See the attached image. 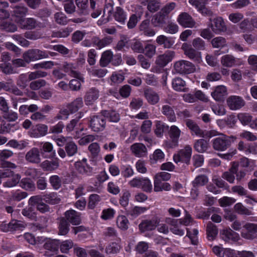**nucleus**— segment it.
Returning <instances> with one entry per match:
<instances>
[{
    "mask_svg": "<svg viewBox=\"0 0 257 257\" xmlns=\"http://www.w3.org/2000/svg\"><path fill=\"white\" fill-rule=\"evenodd\" d=\"M26 227V224L20 220H13L8 224L5 231H13L22 229Z\"/></svg>",
    "mask_w": 257,
    "mask_h": 257,
    "instance_id": "nucleus-30",
    "label": "nucleus"
},
{
    "mask_svg": "<svg viewBox=\"0 0 257 257\" xmlns=\"http://www.w3.org/2000/svg\"><path fill=\"white\" fill-rule=\"evenodd\" d=\"M46 85V81L44 79H38L32 81L30 84V88L33 90H37Z\"/></svg>",
    "mask_w": 257,
    "mask_h": 257,
    "instance_id": "nucleus-64",
    "label": "nucleus"
},
{
    "mask_svg": "<svg viewBox=\"0 0 257 257\" xmlns=\"http://www.w3.org/2000/svg\"><path fill=\"white\" fill-rule=\"evenodd\" d=\"M65 150L69 157H72L78 152V147L74 142H69L65 145Z\"/></svg>",
    "mask_w": 257,
    "mask_h": 257,
    "instance_id": "nucleus-42",
    "label": "nucleus"
},
{
    "mask_svg": "<svg viewBox=\"0 0 257 257\" xmlns=\"http://www.w3.org/2000/svg\"><path fill=\"white\" fill-rule=\"evenodd\" d=\"M59 163L58 160H45L41 164L42 168L47 171H52L58 168Z\"/></svg>",
    "mask_w": 257,
    "mask_h": 257,
    "instance_id": "nucleus-31",
    "label": "nucleus"
},
{
    "mask_svg": "<svg viewBox=\"0 0 257 257\" xmlns=\"http://www.w3.org/2000/svg\"><path fill=\"white\" fill-rule=\"evenodd\" d=\"M37 240L38 242H41L45 241L44 244V247L45 249L51 251L53 253L56 252L58 250V248L60 242L58 240L46 239L42 237L41 238L38 237Z\"/></svg>",
    "mask_w": 257,
    "mask_h": 257,
    "instance_id": "nucleus-10",
    "label": "nucleus"
},
{
    "mask_svg": "<svg viewBox=\"0 0 257 257\" xmlns=\"http://www.w3.org/2000/svg\"><path fill=\"white\" fill-rule=\"evenodd\" d=\"M80 130V131H83V128L80 127V123L77 121V119H72L66 126V130L68 132H71L73 131Z\"/></svg>",
    "mask_w": 257,
    "mask_h": 257,
    "instance_id": "nucleus-58",
    "label": "nucleus"
},
{
    "mask_svg": "<svg viewBox=\"0 0 257 257\" xmlns=\"http://www.w3.org/2000/svg\"><path fill=\"white\" fill-rule=\"evenodd\" d=\"M69 222L64 218L61 219L59 224V234L62 235L67 234L69 230Z\"/></svg>",
    "mask_w": 257,
    "mask_h": 257,
    "instance_id": "nucleus-47",
    "label": "nucleus"
},
{
    "mask_svg": "<svg viewBox=\"0 0 257 257\" xmlns=\"http://www.w3.org/2000/svg\"><path fill=\"white\" fill-rule=\"evenodd\" d=\"M167 19L165 15L160 11L153 16L151 23L155 27H162L166 23Z\"/></svg>",
    "mask_w": 257,
    "mask_h": 257,
    "instance_id": "nucleus-28",
    "label": "nucleus"
},
{
    "mask_svg": "<svg viewBox=\"0 0 257 257\" xmlns=\"http://www.w3.org/2000/svg\"><path fill=\"white\" fill-rule=\"evenodd\" d=\"M211 44L213 48H222L226 45V42L224 38L217 37L212 40Z\"/></svg>",
    "mask_w": 257,
    "mask_h": 257,
    "instance_id": "nucleus-54",
    "label": "nucleus"
},
{
    "mask_svg": "<svg viewBox=\"0 0 257 257\" xmlns=\"http://www.w3.org/2000/svg\"><path fill=\"white\" fill-rule=\"evenodd\" d=\"M112 17L120 24H124L127 18V14L121 7H116L114 10Z\"/></svg>",
    "mask_w": 257,
    "mask_h": 257,
    "instance_id": "nucleus-22",
    "label": "nucleus"
},
{
    "mask_svg": "<svg viewBox=\"0 0 257 257\" xmlns=\"http://www.w3.org/2000/svg\"><path fill=\"white\" fill-rule=\"evenodd\" d=\"M49 182L55 190L59 189L61 186V179L57 175H53L49 178Z\"/></svg>",
    "mask_w": 257,
    "mask_h": 257,
    "instance_id": "nucleus-61",
    "label": "nucleus"
},
{
    "mask_svg": "<svg viewBox=\"0 0 257 257\" xmlns=\"http://www.w3.org/2000/svg\"><path fill=\"white\" fill-rule=\"evenodd\" d=\"M128 184L132 187L141 188L147 192H151L153 188L151 181L146 177H136L130 181Z\"/></svg>",
    "mask_w": 257,
    "mask_h": 257,
    "instance_id": "nucleus-3",
    "label": "nucleus"
},
{
    "mask_svg": "<svg viewBox=\"0 0 257 257\" xmlns=\"http://www.w3.org/2000/svg\"><path fill=\"white\" fill-rule=\"evenodd\" d=\"M74 167L76 171L80 174L86 176H89L91 174L92 168L87 165L86 158L76 162Z\"/></svg>",
    "mask_w": 257,
    "mask_h": 257,
    "instance_id": "nucleus-11",
    "label": "nucleus"
},
{
    "mask_svg": "<svg viewBox=\"0 0 257 257\" xmlns=\"http://www.w3.org/2000/svg\"><path fill=\"white\" fill-rule=\"evenodd\" d=\"M192 154V148L189 145H186L184 149L180 150L173 156V160L176 163L182 162L187 165L190 164Z\"/></svg>",
    "mask_w": 257,
    "mask_h": 257,
    "instance_id": "nucleus-4",
    "label": "nucleus"
},
{
    "mask_svg": "<svg viewBox=\"0 0 257 257\" xmlns=\"http://www.w3.org/2000/svg\"><path fill=\"white\" fill-rule=\"evenodd\" d=\"M144 96L148 102L151 105L156 104L160 100L159 94L151 88L144 89Z\"/></svg>",
    "mask_w": 257,
    "mask_h": 257,
    "instance_id": "nucleus-19",
    "label": "nucleus"
},
{
    "mask_svg": "<svg viewBox=\"0 0 257 257\" xmlns=\"http://www.w3.org/2000/svg\"><path fill=\"white\" fill-rule=\"evenodd\" d=\"M184 54L189 59L194 62L199 63L201 60L200 53L197 52L191 46L187 43H183L181 47Z\"/></svg>",
    "mask_w": 257,
    "mask_h": 257,
    "instance_id": "nucleus-9",
    "label": "nucleus"
},
{
    "mask_svg": "<svg viewBox=\"0 0 257 257\" xmlns=\"http://www.w3.org/2000/svg\"><path fill=\"white\" fill-rule=\"evenodd\" d=\"M80 213L74 210L70 209L65 212L66 220L73 225H78L81 223Z\"/></svg>",
    "mask_w": 257,
    "mask_h": 257,
    "instance_id": "nucleus-16",
    "label": "nucleus"
},
{
    "mask_svg": "<svg viewBox=\"0 0 257 257\" xmlns=\"http://www.w3.org/2000/svg\"><path fill=\"white\" fill-rule=\"evenodd\" d=\"M234 211L241 215H250L251 212L241 203H237L234 206Z\"/></svg>",
    "mask_w": 257,
    "mask_h": 257,
    "instance_id": "nucleus-57",
    "label": "nucleus"
},
{
    "mask_svg": "<svg viewBox=\"0 0 257 257\" xmlns=\"http://www.w3.org/2000/svg\"><path fill=\"white\" fill-rule=\"evenodd\" d=\"M236 138L221 134L219 137L213 140L212 146L214 149L219 151H224L228 148Z\"/></svg>",
    "mask_w": 257,
    "mask_h": 257,
    "instance_id": "nucleus-1",
    "label": "nucleus"
},
{
    "mask_svg": "<svg viewBox=\"0 0 257 257\" xmlns=\"http://www.w3.org/2000/svg\"><path fill=\"white\" fill-rule=\"evenodd\" d=\"M93 44L99 49H101L112 42V39L110 37H105L102 39H100L97 37H94L92 39Z\"/></svg>",
    "mask_w": 257,
    "mask_h": 257,
    "instance_id": "nucleus-37",
    "label": "nucleus"
},
{
    "mask_svg": "<svg viewBox=\"0 0 257 257\" xmlns=\"http://www.w3.org/2000/svg\"><path fill=\"white\" fill-rule=\"evenodd\" d=\"M162 113L165 115L171 122H174L176 117L173 107L168 104L163 105L161 108Z\"/></svg>",
    "mask_w": 257,
    "mask_h": 257,
    "instance_id": "nucleus-26",
    "label": "nucleus"
},
{
    "mask_svg": "<svg viewBox=\"0 0 257 257\" xmlns=\"http://www.w3.org/2000/svg\"><path fill=\"white\" fill-rule=\"evenodd\" d=\"M131 48L134 52L138 53H143L145 52L144 46L143 43L138 40H135L131 44Z\"/></svg>",
    "mask_w": 257,
    "mask_h": 257,
    "instance_id": "nucleus-52",
    "label": "nucleus"
},
{
    "mask_svg": "<svg viewBox=\"0 0 257 257\" xmlns=\"http://www.w3.org/2000/svg\"><path fill=\"white\" fill-rule=\"evenodd\" d=\"M113 54L110 50H107L104 52L102 55L99 61L101 66L106 67L111 61L112 59Z\"/></svg>",
    "mask_w": 257,
    "mask_h": 257,
    "instance_id": "nucleus-43",
    "label": "nucleus"
},
{
    "mask_svg": "<svg viewBox=\"0 0 257 257\" xmlns=\"http://www.w3.org/2000/svg\"><path fill=\"white\" fill-rule=\"evenodd\" d=\"M177 20L180 25L185 28H192L195 24L192 18L187 13L179 15Z\"/></svg>",
    "mask_w": 257,
    "mask_h": 257,
    "instance_id": "nucleus-20",
    "label": "nucleus"
},
{
    "mask_svg": "<svg viewBox=\"0 0 257 257\" xmlns=\"http://www.w3.org/2000/svg\"><path fill=\"white\" fill-rule=\"evenodd\" d=\"M240 164L242 167L249 168L250 170H253L255 166V161L246 157H243L240 160Z\"/></svg>",
    "mask_w": 257,
    "mask_h": 257,
    "instance_id": "nucleus-62",
    "label": "nucleus"
},
{
    "mask_svg": "<svg viewBox=\"0 0 257 257\" xmlns=\"http://www.w3.org/2000/svg\"><path fill=\"white\" fill-rule=\"evenodd\" d=\"M241 236L245 239L252 240L257 237V224L247 223L243 226Z\"/></svg>",
    "mask_w": 257,
    "mask_h": 257,
    "instance_id": "nucleus-7",
    "label": "nucleus"
},
{
    "mask_svg": "<svg viewBox=\"0 0 257 257\" xmlns=\"http://www.w3.org/2000/svg\"><path fill=\"white\" fill-rule=\"evenodd\" d=\"M145 54L148 57L151 58L156 54V47L153 44H148L144 47Z\"/></svg>",
    "mask_w": 257,
    "mask_h": 257,
    "instance_id": "nucleus-63",
    "label": "nucleus"
},
{
    "mask_svg": "<svg viewBox=\"0 0 257 257\" xmlns=\"http://www.w3.org/2000/svg\"><path fill=\"white\" fill-rule=\"evenodd\" d=\"M175 56V52L168 50L163 54L160 55L156 59V63L160 67H164L171 62Z\"/></svg>",
    "mask_w": 257,
    "mask_h": 257,
    "instance_id": "nucleus-13",
    "label": "nucleus"
},
{
    "mask_svg": "<svg viewBox=\"0 0 257 257\" xmlns=\"http://www.w3.org/2000/svg\"><path fill=\"white\" fill-rule=\"evenodd\" d=\"M208 182V178L205 175H199L197 176L192 181L193 187H199L205 185Z\"/></svg>",
    "mask_w": 257,
    "mask_h": 257,
    "instance_id": "nucleus-40",
    "label": "nucleus"
},
{
    "mask_svg": "<svg viewBox=\"0 0 257 257\" xmlns=\"http://www.w3.org/2000/svg\"><path fill=\"white\" fill-rule=\"evenodd\" d=\"M176 72L180 74H189L195 70V66L190 62L186 60H180L176 62L174 65Z\"/></svg>",
    "mask_w": 257,
    "mask_h": 257,
    "instance_id": "nucleus-6",
    "label": "nucleus"
},
{
    "mask_svg": "<svg viewBox=\"0 0 257 257\" xmlns=\"http://www.w3.org/2000/svg\"><path fill=\"white\" fill-rule=\"evenodd\" d=\"M227 94L226 88L223 85L217 86L214 91L211 93V96L216 101H223Z\"/></svg>",
    "mask_w": 257,
    "mask_h": 257,
    "instance_id": "nucleus-25",
    "label": "nucleus"
},
{
    "mask_svg": "<svg viewBox=\"0 0 257 257\" xmlns=\"http://www.w3.org/2000/svg\"><path fill=\"white\" fill-rule=\"evenodd\" d=\"M41 153L45 158H47L45 155L46 153H51L52 157L55 156L56 153L53 150V145L49 142H45L43 143L41 147Z\"/></svg>",
    "mask_w": 257,
    "mask_h": 257,
    "instance_id": "nucleus-38",
    "label": "nucleus"
},
{
    "mask_svg": "<svg viewBox=\"0 0 257 257\" xmlns=\"http://www.w3.org/2000/svg\"><path fill=\"white\" fill-rule=\"evenodd\" d=\"M11 177V178L4 183V187L11 188L16 186L19 183H20L21 177L19 174H13Z\"/></svg>",
    "mask_w": 257,
    "mask_h": 257,
    "instance_id": "nucleus-44",
    "label": "nucleus"
},
{
    "mask_svg": "<svg viewBox=\"0 0 257 257\" xmlns=\"http://www.w3.org/2000/svg\"><path fill=\"white\" fill-rule=\"evenodd\" d=\"M220 62L224 67H232L236 64V59L233 56L226 54L222 56Z\"/></svg>",
    "mask_w": 257,
    "mask_h": 257,
    "instance_id": "nucleus-33",
    "label": "nucleus"
},
{
    "mask_svg": "<svg viewBox=\"0 0 257 257\" xmlns=\"http://www.w3.org/2000/svg\"><path fill=\"white\" fill-rule=\"evenodd\" d=\"M218 233V230L216 226L212 222H209L207 225V234L209 240L214 239Z\"/></svg>",
    "mask_w": 257,
    "mask_h": 257,
    "instance_id": "nucleus-46",
    "label": "nucleus"
},
{
    "mask_svg": "<svg viewBox=\"0 0 257 257\" xmlns=\"http://www.w3.org/2000/svg\"><path fill=\"white\" fill-rule=\"evenodd\" d=\"M100 201V197L98 195L96 194L90 195L89 198L88 207L91 209L94 208Z\"/></svg>",
    "mask_w": 257,
    "mask_h": 257,
    "instance_id": "nucleus-60",
    "label": "nucleus"
},
{
    "mask_svg": "<svg viewBox=\"0 0 257 257\" xmlns=\"http://www.w3.org/2000/svg\"><path fill=\"white\" fill-rule=\"evenodd\" d=\"M172 87L174 90L178 91H186V82L180 77H176L172 80Z\"/></svg>",
    "mask_w": 257,
    "mask_h": 257,
    "instance_id": "nucleus-35",
    "label": "nucleus"
},
{
    "mask_svg": "<svg viewBox=\"0 0 257 257\" xmlns=\"http://www.w3.org/2000/svg\"><path fill=\"white\" fill-rule=\"evenodd\" d=\"M186 124L190 130L194 132L196 135L201 136L202 135V131L197 125V124L193 120L188 119L186 121Z\"/></svg>",
    "mask_w": 257,
    "mask_h": 257,
    "instance_id": "nucleus-55",
    "label": "nucleus"
},
{
    "mask_svg": "<svg viewBox=\"0 0 257 257\" xmlns=\"http://www.w3.org/2000/svg\"><path fill=\"white\" fill-rule=\"evenodd\" d=\"M69 107V110L71 111V113L77 112L80 108L83 106V101L82 97L76 98L71 103L67 104Z\"/></svg>",
    "mask_w": 257,
    "mask_h": 257,
    "instance_id": "nucleus-36",
    "label": "nucleus"
},
{
    "mask_svg": "<svg viewBox=\"0 0 257 257\" xmlns=\"http://www.w3.org/2000/svg\"><path fill=\"white\" fill-rule=\"evenodd\" d=\"M157 221L154 220H144L139 224V229L141 232L151 231L156 228Z\"/></svg>",
    "mask_w": 257,
    "mask_h": 257,
    "instance_id": "nucleus-27",
    "label": "nucleus"
},
{
    "mask_svg": "<svg viewBox=\"0 0 257 257\" xmlns=\"http://www.w3.org/2000/svg\"><path fill=\"white\" fill-rule=\"evenodd\" d=\"M212 31L215 34H219L226 30L225 23L221 17H217L213 19V23L210 26Z\"/></svg>",
    "mask_w": 257,
    "mask_h": 257,
    "instance_id": "nucleus-18",
    "label": "nucleus"
},
{
    "mask_svg": "<svg viewBox=\"0 0 257 257\" xmlns=\"http://www.w3.org/2000/svg\"><path fill=\"white\" fill-rule=\"evenodd\" d=\"M147 9L151 13L158 11L160 8L161 3L158 0H146Z\"/></svg>",
    "mask_w": 257,
    "mask_h": 257,
    "instance_id": "nucleus-49",
    "label": "nucleus"
},
{
    "mask_svg": "<svg viewBox=\"0 0 257 257\" xmlns=\"http://www.w3.org/2000/svg\"><path fill=\"white\" fill-rule=\"evenodd\" d=\"M99 97V90L95 87L90 88L86 93L84 100L86 104H92Z\"/></svg>",
    "mask_w": 257,
    "mask_h": 257,
    "instance_id": "nucleus-23",
    "label": "nucleus"
},
{
    "mask_svg": "<svg viewBox=\"0 0 257 257\" xmlns=\"http://www.w3.org/2000/svg\"><path fill=\"white\" fill-rule=\"evenodd\" d=\"M48 126L44 124H38L36 125V128L33 130V137H40L45 136L47 134Z\"/></svg>",
    "mask_w": 257,
    "mask_h": 257,
    "instance_id": "nucleus-34",
    "label": "nucleus"
},
{
    "mask_svg": "<svg viewBox=\"0 0 257 257\" xmlns=\"http://www.w3.org/2000/svg\"><path fill=\"white\" fill-rule=\"evenodd\" d=\"M20 186L24 189L33 191L36 189L35 184L30 178H23L20 181Z\"/></svg>",
    "mask_w": 257,
    "mask_h": 257,
    "instance_id": "nucleus-39",
    "label": "nucleus"
},
{
    "mask_svg": "<svg viewBox=\"0 0 257 257\" xmlns=\"http://www.w3.org/2000/svg\"><path fill=\"white\" fill-rule=\"evenodd\" d=\"M30 80L27 73H23L19 75L17 81V85L21 89H25L28 86Z\"/></svg>",
    "mask_w": 257,
    "mask_h": 257,
    "instance_id": "nucleus-41",
    "label": "nucleus"
},
{
    "mask_svg": "<svg viewBox=\"0 0 257 257\" xmlns=\"http://www.w3.org/2000/svg\"><path fill=\"white\" fill-rule=\"evenodd\" d=\"M156 42L159 45L163 46L164 48L167 49L172 48L175 43L172 38L168 37L163 35L158 36Z\"/></svg>",
    "mask_w": 257,
    "mask_h": 257,
    "instance_id": "nucleus-24",
    "label": "nucleus"
},
{
    "mask_svg": "<svg viewBox=\"0 0 257 257\" xmlns=\"http://www.w3.org/2000/svg\"><path fill=\"white\" fill-rule=\"evenodd\" d=\"M222 238L225 241H229L230 240H235L237 234L231 229L224 230L222 233Z\"/></svg>",
    "mask_w": 257,
    "mask_h": 257,
    "instance_id": "nucleus-53",
    "label": "nucleus"
},
{
    "mask_svg": "<svg viewBox=\"0 0 257 257\" xmlns=\"http://www.w3.org/2000/svg\"><path fill=\"white\" fill-rule=\"evenodd\" d=\"M156 128L155 131V134L158 137H161L163 135L165 128H168V126L166 125L164 122L161 121H156Z\"/></svg>",
    "mask_w": 257,
    "mask_h": 257,
    "instance_id": "nucleus-59",
    "label": "nucleus"
},
{
    "mask_svg": "<svg viewBox=\"0 0 257 257\" xmlns=\"http://www.w3.org/2000/svg\"><path fill=\"white\" fill-rule=\"evenodd\" d=\"M21 28L25 30H32L36 28L37 25V21L32 18L20 19L17 20Z\"/></svg>",
    "mask_w": 257,
    "mask_h": 257,
    "instance_id": "nucleus-21",
    "label": "nucleus"
},
{
    "mask_svg": "<svg viewBox=\"0 0 257 257\" xmlns=\"http://www.w3.org/2000/svg\"><path fill=\"white\" fill-rule=\"evenodd\" d=\"M181 130L176 125H172L169 131V136L171 140L169 144L170 148H174L178 146V141L181 134Z\"/></svg>",
    "mask_w": 257,
    "mask_h": 257,
    "instance_id": "nucleus-15",
    "label": "nucleus"
},
{
    "mask_svg": "<svg viewBox=\"0 0 257 257\" xmlns=\"http://www.w3.org/2000/svg\"><path fill=\"white\" fill-rule=\"evenodd\" d=\"M116 224L117 226L121 230H125L128 227V220L124 215L118 216Z\"/></svg>",
    "mask_w": 257,
    "mask_h": 257,
    "instance_id": "nucleus-56",
    "label": "nucleus"
},
{
    "mask_svg": "<svg viewBox=\"0 0 257 257\" xmlns=\"http://www.w3.org/2000/svg\"><path fill=\"white\" fill-rule=\"evenodd\" d=\"M227 103L230 109L237 110L243 106L245 102L241 97L231 96L227 99Z\"/></svg>",
    "mask_w": 257,
    "mask_h": 257,
    "instance_id": "nucleus-17",
    "label": "nucleus"
},
{
    "mask_svg": "<svg viewBox=\"0 0 257 257\" xmlns=\"http://www.w3.org/2000/svg\"><path fill=\"white\" fill-rule=\"evenodd\" d=\"M131 150L138 157L144 156L147 151L146 146L142 143H135L131 146Z\"/></svg>",
    "mask_w": 257,
    "mask_h": 257,
    "instance_id": "nucleus-29",
    "label": "nucleus"
},
{
    "mask_svg": "<svg viewBox=\"0 0 257 257\" xmlns=\"http://www.w3.org/2000/svg\"><path fill=\"white\" fill-rule=\"evenodd\" d=\"M25 159L32 164H39L41 162L40 150L36 147L30 149L26 154Z\"/></svg>",
    "mask_w": 257,
    "mask_h": 257,
    "instance_id": "nucleus-12",
    "label": "nucleus"
},
{
    "mask_svg": "<svg viewBox=\"0 0 257 257\" xmlns=\"http://www.w3.org/2000/svg\"><path fill=\"white\" fill-rule=\"evenodd\" d=\"M159 178H155L154 180V191L156 192L169 191L171 189V185L167 182H164Z\"/></svg>",
    "mask_w": 257,
    "mask_h": 257,
    "instance_id": "nucleus-32",
    "label": "nucleus"
},
{
    "mask_svg": "<svg viewBox=\"0 0 257 257\" xmlns=\"http://www.w3.org/2000/svg\"><path fill=\"white\" fill-rule=\"evenodd\" d=\"M28 9L22 6H16L13 11L14 16L19 19H24L23 17L26 15Z\"/></svg>",
    "mask_w": 257,
    "mask_h": 257,
    "instance_id": "nucleus-51",
    "label": "nucleus"
},
{
    "mask_svg": "<svg viewBox=\"0 0 257 257\" xmlns=\"http://www.w3.org/2000/svg\"><path fill=\"white\" fill-rule=\"evenodd\" d=\"M45 201L51 204H56L60 203L61 199L56 193H50L43 196Z\"/></svg>",
    "mask_w": 257,
    "mask_h": 257,
    "instance_id": "nucleus-45",
    "label": "nucleus"
},
{
    "mask_svg": "<svg viewBox=\"0 0 257 257\" xmlns=\"http://www.w3.org/2000/svg\"><path fill=\"white\" fill-rule=\"evenodd\" d=\"M105 124L104 116H93L90 120V126L94 132H98L103 131L105 128Z\"/></svg>",
    "mask_w": 257,
    "mask_h": 257,
    "instance_id": "nucleus-8",
    "label": "nucleus"
},
{
    "mask_svg": "<svg viewBox=\"0 0 257 257\" xmlns=\"http://www.w3.org/2000/svg\"><path fill=\"white\" fill-rule=\"evenodd\" d=\"M114 3L112 1H109L105 4L103 8V13L102 17L97 21V25L102 26L106 24L112 19V15L114 12Z\"/></svg>",
    "mask_w": 257,
    "mask_h": 257,
    "instance_id": "nucleus-5",
    "label": "nucleus"
},
{
    "mask_svg": "<svg viewBox=\"0 0 257 257\" xmlns=\"http://www.w3.org/2000/svg\"><path fill=\"white\" fill-rule=\"evenodd\" d=\"M61 70L72 77L80 80H82L83 79L81 74L76 70V67L72 63L67 62H64L62 64Z\"/></svg>",
    "mask_w": 257,
    "mask_h": 257,
    "instance_id": "nucleus-14",
    "label": "nucleus"
},
{
    "mask_svg": "<svg viewBox=\"0 0 257 257\" xmlns=\"http://www.w3.org/2000/svg\"><path fill=\"white\" fill-rule=\"evenodd\" d=\"M147 209L146 207L135 206L127 210V214L135 218L144 213Z\"/></svg>",
    "mask_w": 257,
    "mask_h": 257,
    "instance_id": "nucleus-50",
    "label": "nucleus"
},
{
    "mask_svg": "<svg viewBox=\"0 0 257 257\" xmlns=\"http://www.w3.org/2000/svg\"><path fill=\"white\" fill-rule=\"evenodd\" d=\"M49 57L47 51H42L38 49H31L25 52L23 54V58L25 59L28 63L31 62L37 61Z\"/></svg>",
    "mask_w": 257,
    "mask_h": 257,
    "instance_id": "nucleus-2",
    "label": "nucleus"
},
{
    "mask_svg": "<svg viewBox=\"0 0 257 257\" xmlns=\"http://www.w3.org/2000/svg\"><path fill=\"white\" fill-rule=\"evenodd\" d=\"M208 147V142L204 139L197 140L194 144V148L199 153H203L206 151Z\"/></svg>",
    "mask_w": 257,
    "mask_h": 257,
    "instance_id": "nucleus-48",
    "label": "nucleus"
}]
</instances>
